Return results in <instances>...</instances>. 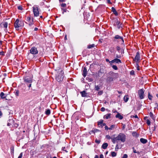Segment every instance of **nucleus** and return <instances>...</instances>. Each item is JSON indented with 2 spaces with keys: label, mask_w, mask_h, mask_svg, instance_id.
Wrapping results in <instances>:
<instances>
[{
  "label": "nucleus",
  "mask_w": 158,
  "mask_h": 158,
  "mask_svg": "<svg viewBox=\"0 0 158 158\" xmlns=\"http://www.w3.org/2000/svg\"><path fill=\"white\" fill-rule=\"evenodd\" d=\"M118 77V74L112 71L109 72L107 75L106 80L107 83H109L113 81V80Z\"/></svg>",
  "instance_id": "nucleus-1"
},
{
  "label": "nucleus",
  "mask_w": 158,
  "mask_h": 158,
  "mask_svg": "<svg viewBox=\"0 0 158 158\" xmlns=\"http://www.w3.org/2000/svg\"><path fill=\"white\" fill-rule=\"evenodd\" d=\"M32 77L26 76L23 78L24 82L27 84L29 88L31 87V83L32 82Z\"/></svg>",
  "instance_id": "nucleus-2"
},
{
  "label": "nucleus",
  "mask_w": 158,
  "mask_h": 158,
  "mask_svg": "<svg viewBox=\"0 0 158 158\" xmlns=\"http://www.w3.org/2000/svg\"><path fill=\"white\" fill-rule=\"evenodd\" d=\"M63 73V72L62 70H61L60 72H57L56 74V79L58 82L62 81L64 78Z\"/></svg>",
  "instance_id": "nucleus-3"
},
{
  "label": "nucleus",
  "mask_w": 158,
  "mask_h": 158,
  "mask_svg": "<svg viewBox=\"0 0 158 158\" xmlns=\"http://www.w3.org/2000/svg\"><path fill=\"white\" fill-rule=\"evenodd\" d=\"M23 20H15L14 23V26L16 30H19V28L23 26Z\"/></svg>",
  "instance_id": "nucleus-4"
},
{
  "label": "nucleus",
  "mask_w": 158,
  "mask_h": 158,
  "mask_svg": "<svg viewBox=\"0 0 158 158\" xmlns=\"http://www.w3.org/2000/svg\"><path fill=\"white\" fill-rule=\"evenodd\" d=\"M105 67L104 66H101L98 73H96V77H99L102 76L103 74L104 73L105 71Z\"/></svg>",
  "instance_id": "nucleus-5"
},
{
  "label": "nucleus",
  "mask_w": 158,
  "mask_h": 158,
  "mask_svg": "<svg viewBox=\"0 0 158 158\" xmlns=\"http://www.w3.org/2000/svg\"><path fill=\"white\" fill-rule=\"evenodd\" d=\"M33 11L35 16H38L39 14V6L37 5H34L32 7Z\"/></svg>",
  "instance_id": "nucleus-6"
},
{
  "label": "nucleus",
  "mask_w": 158,
  "mask_h": 158,
  "mask_svg": "<svg viewBox=\"0 0 158 158\" xmlns=\"http://www.w3.org/2000/svg\"><path fill=\"white\" fill-rule=\"evenodd\" d=\"M118 141L120 140L122 142H124L125 140V135L122 133H120L116 137Z\"/></svg>",
  "instance_id": "nucleus-7"
},
{
  "label": "nucleus",
  "mask_w": 158,
  "mask_h": 158,
  "mask_svg": "<svg viewBox=\"0 0 158 158\" xmlns=\"http://www.w3.org/2000/svg\"><path fill=\"white\" fill-rule=\"evenodd\" d=\"M138 94L141 99H142L144 98V91L143 89H140L139 90Z\"/></svg>",
  "instance_id": "nucleus-8"
},
{
  "label": "nucleus",
  "mask_w": 158,
  "mask_h": 158,
  "mask_svg": "<svg viewBox=\"0 0 158 158\" xmlns=\"http://www.w3.org/2000/svg\"><path fill=\"white\" fill-rule=\"evenodd\" d=\"M30 53L33 54H36L38 53V51L35 47H33L30 50Z\"/></svg>",
  "instance_id": "nucleus-9"
},
{
  "label": "nucleus",
  "mask_w": 158,
  "mask_h": 158,
  "mask_svg": "<svg viewBox=\"0 0 158 158\" xmlns=\"http://www.w3.org/2000/svg\"><path fill=\"white\" fill-rule=\"evenodd\" d=\"M140 59V56L139 53V52H137L136 55L133 59L134 60L136 61V62H137Z\"/></svg>",
  "instance_id": "nucleus-10"
},
{
  "label": "nucleus",
  "mask_w": 158,
  "mask_h": 158,
  "mask_svg": "<svg viewBox=\"0 0 158 158\" xmlns=\"http://www.w3.org/2000/svg\"><path fill=\"white\" fill-rule=\"evenodd\" d=\"M115 25H117L118 27L119 28L120 27H122V24L120 23V22L118 20H117L115 23Z\"/></svg>",
  "instance_id": "nucleus-11"
},
{
  "label": "nucleus",
  "mask_w": 158,
  "mask_h": 158,
  "mask_svg": "<svg viewBox=\"0 0 158 158\" xmlns=\"http://www.w3.org/2000/svg\"><path fill=\"white\" fill-rule=\"evenodd\" d=\"M84 77H85L87 74V69L85 67H84L83 68V74Z\"/></svg>",
  "instance_id": "nucleus-12"
},
{
  "label": "nucleus",
  "mask_w": 158,
  "mask_h": 158,
  "mask_svg": "<svg viewBox=\"0 0 158 158\" xmlns=\"http://www.w3.org/2000/svg\"><path fill=\"white\" fill-rule=\"evenodd\" d=\"M81 96L83 97H85L87 96V93H86L85 91H83L82 92H80Z\"/></svg>",
  "instance_id": "nucleus-13"
},
{
  "label": "nucleus",
  "mask_w": 158,
  "mask_h": 158,
  "mask_svg": "<svg viewBox=\"0 0 158 158\" xmlns=\"http://www.w3.org/2000/svg\"><path fill=\"white\" fill-rule=\"evenodd\" d=\"M111 10L113 13L115 15H118V13L115 9L114 7H112L111 8Z\"/></svg>",
  "instance_id": "nucleus-14"
},
{
  "label": "nucleus",
  "mask_w": 158,
  "mask_h": 158,
  "mask_svg": "<svg viewBox=\"0 0 158 158\" xmlns=\"http://www.w3.org/2000/svg\"><path fill=\"white\" fill-rule=\"evenodd\" d=\"M117 113H118L116 115L115 117L116 118H119L120 119H122L123 118V116L121 115L119 113H118V112Z\"/></svg>",
  "instance_id": "nucleus-15"
},
{
  "label": "nucleus",
  "mask_w": 158,
  "mask_h": 158,
  "mask_svg": "<svg viewBox=\"0 0 158 158\" xmlns=\"http://www.w3.org/2000/svg\"><path fill=\"white\" fill-rule=\"evenodd\" d=\"M108 146V144L107 143H104L102 145V147L103 149H106L107 148Z\"/></svg>",
  "instance_id": "nucleus-16"
},
{
  "label": "nucleus",
  "mask_w": 158,
  "mask_h": 158,
  "mask_svg": "<svg viewBox=\"0 0 158 158\" xmlns=\"http://www.w3.org/2000/svg\"><path fill=\"white\" fill-rule=\"evenodd\" d=\"M140 141L143 143H146L147 142V140L146 139L141 138L140 139Z\"/></svg>",
  "instance_id": "nucleus-17"
},
{
  "label": "nucleus",
  "mask_w": 158,
  "mask_h": 158,
  "mask_svg": "<svg viewBox=\"0 0 158 158\" xmlns=\"http://www.w3.org/2000/svg\"><path fill=\"white\" fill-rule=\"evenodd\" d=\"M114 38L115 39H121L123 42H124V41H123V38L122 37L119 36V35H116L115 37H114Z\"/></svg>",
  "instance_id": "nucleus-18"
},
{
  "label": "nucleus",
  "mask_w": 158,
  "mask_h": 158,
  "mask_svg": "<svg viewBox=\"0 0 158 158\" xmlns=\"http://www.w3.org/2000/svg\"><path fill=\"white\" fill-rule=\"evenodd\" d=\"M113 61H114V62H116L118 63H121V61L120 60L117 58L115 59L114 60H113Z\"/></svg>",
  "instance_id": "nucleus-19"
},
{
  "label": "nucleus",
  "mask_w": 158,
  "mask_h": 158,
  "mask_svg": "<svg viewBox=\"0 0 158 158\" xmlns=\"http://www.w3.org/2000/svg\"><path fill=\"white\" fill-rule=\"evenodd\" d=\"M1 25H3L4 27L6 28L7 27L8 23L7 22H5L4 23H2Z\"/></svg>",
  "instance_id": "nucleus-20"
},
{
  "label": "nucleus",
  "mask_w": 158,
  "mask_h": 158,
  "mask_svg": "<svg viewBox=\"0 0 158 158\" xmlns=\"http://www.w3.org/2000/svg\"><path fill=\"white\" fill-rule=\"evenodd\" d=\"M0 96L2 98H5L6 97V96L3 92H1L0 94Z\"/></svg>",
  "instance_id": "nucleus-21"
},
{
  "label": "nucleus",
  "mask_w": 158,
  "mask_h": 158,
  "mask_svg": "<svg viewBox=\"0 0 158 158\" xmlns=\"http://www.w3.org/2000/svg\"><path fill=\"white\" fill-rule=\"evenodd\" d=\"M111 139L112 142L114 143H115L116 142V141H117V142L118 143V140L117 139V138L116 137H114L113 138H112Z\"/></svg>",
  "instance_id": "nucleus-22"
},
{
  "label": "nucleus",
  "mask_w": 158,
  "mask_h": 158,
  "mask_svg": "<svg viewBox=\"0 0 158 158\" xmlns=\"http://www.w3.org/2000/svg\"><path fill=\"white\" fill-rule=\"evenodd\" d=\"M110 114H107L106 115L104 116V117L106 119H107L109 118H110Z\"/></svg>",
  "instance_id": "nucleus-23"
},
{
  "label": "nucleus",
  "mask_w": 158,
  "mask_h": 158,
  "mask_svg": "<svg viewBox=\"0 0 158 158\" xmlns=\"http://www.w3.org/2000/svg\"><path fill=\"white\" fill-rule=\"evenodd\" d=\"M129 98L127 96H125L123 98L124 101L125 102H127L128 101Z\"/></svg>",
  "instance_id": "nucleus-24"
},
{
  "label": "nucleus",
  "mask_w": 158,
  "mask_h": 158,
  "mask_svg": "<svg viewBox=\"0 0 158 158\" xmlns=\"http://www.w3.org/2000/svg\"><path fill=\"white\" fill-rule=\"evenodd\" d=\"M45 114L47 115L50 114V110H47L45 112Z\"/></svg>",
  "instance_id": "nucleus-25"
},
{
  "label": "nucleus",
  "mask_w": 158,
  "mask_h": 158,
  "mask_svg": "<svg viewBox=\"0 0 158 158\" xmlns=\"http://www.w3.org/2000/svg\"><path fill=\"white\" fill-rule=\"evenodd\" d=\"M111 155L112 157H114L116 156V153L115 152H111Z\"/></svg>",
  "instance_id": "nucleus-26"
},
{
  "label": "nucleus",
  "mask_w": 158,
  "mask_h": 158,
  "mask_svg": "<svg viewBox=\"0 0 158 158\" xmlns=\"http://www.w3.org/2000/svg\"><path fill=\"white\" fill-rule=\"evenodd\" d=\"M94 47V44L89 45L88 46V48H90Z\"/></svg>",
  "instance_id": "nucleus-27"
},
{
  "label": "nucleus",
  "mask_w": 158,
  "mask_h": 158,
  "mask_svg": "<svg viewBox=\"0 0 158 158\" xmlns=\"http://www.w3.org/2000/svg\"><path fill=\"white\" fill-rule=\"evenodd\" d=\"M133 149V151L134 153H137L138 154H139V152H137L135 149L134 148V147H133L132 148Z\"/></svg>",
  "instance_id": "nucleus-28"
},
{
  "label": "nucleus",
  "mask_w": 158,
  "mask_h": 158,
  "mask_svg": "<svg viewBox=\"0 0 158 158\" xmlns=\"http://www.w3.org/2000/svg\"><path fill=\"white\" fill-rule=\"evenodd\" d=\"M114 127V125H112L110 126V127H109V129L110 130H112L113 129Z\"/></svg>",
  "instance_id": "nucleus-29"
},
{
  "label": "nucleus",
  "mask_w": 158,
  "mask_h": 158,
  "mask_svg": "<svg viewBox=\"0 0 158 158\" xmlns=\"http://www.w3.org/2000/svg\"><path fill=\"white\" fill-rule=\"evenodd\" d=\"M103 120H101L100 122H99L98 123V125H102V123H103Z\"/></svg>",
  "instance_id": "nucleus-30"
},
{
  "label": "nucleus",
  "mask_w": 158,
  "mask_h": 158,
  "mask_svg": "<svg viewBox=\"0 0 158 158\" xmlns=\"http://www.w3.org/2000/svg\"><path fill=\"white\" fill-rule=\"evenodd\" d=\"M152 95H151L150 94V93H148V98H149V99L150 100H152Z\"/></svg>",
  "instance_id": "nucleus-31"
},
{
  "label": "nucleus",
  "mask_w": 158,
  "mask_h": 158,
  "mask_svg": "<svg viewBox=\"0 0 158 158\" xmlns=\"http://www.w3.org/2000/svg\"><path fill=\"white\" fill-rule=\"evenodd\" d=\"M112 68L113 69H114L115 70H117L118 69V68L116 65H113L112 66Z\"/></svg>",
  "instance_id": "nucleus-32"
},
{
  "label": "nucleus",
  "mask_w": 158,
  "mask_h": 158,
  "mask_svg": "<svg viewBox=\"0 0 158 158\" xmlns=\"http://www.w3.org/2000/svg\"><path fill=\"white\" fill-rule=\"evenodd\" d=\"M150 116L152 118L154 119V117H153V114L152 112H150L149 113Z\"/></svg>",
  "instance_id": "nucleus-33"
},
{
  "label": "nucleus",
  "mask_w": 158,
  "mask_h": 158,
  "mask_svg": "<svg viewBox=\"0 0 158 158\" xmlns=\"http://www.w3.org/2000/svg\"><path fill=\"white\" fill-rule=\"evenodd\" d=\"M95 88L97 91H98L100 89L99 87L98 86H95Z\"/></svg>",
  "instance_id": "nucleus-34"
},
{
  "label": "nucleus",
  "mask_w": 158,
  "mask_h": 158,
  "mask_svg": "<svg viewBox=\"0 0 158 158\" xmlns=\"http://www.w3.org/2000/svg\"><path fill=\"white\" fill-rule=\"evenodd\" d=\"M61 6L62 7H65L66 6V4L65 3H62Z\"/></svg>",
  "instance_id": "nucleus-35"
},
{
  "label": "nucleus",
  "mask_w": 158,
  "mask_h": 158,
  "mask_svg": "<svg viewBox=\"0 0 158 158\" xmlns=\"http://www.w3.org/2000/svg\"><path fill=\"white\" fill-rule=\"evenodd\" d=\"M147 123L148 125H149L150 124V122L149 120L148 119L147 120Z\"/></svg>",
  "instance_id": "nucleus-36"
},
{
  "label": "nucleus",
  "mask_w": 158,
  "mask_h": 158,
  "mask_svg": "<svg viewBox=\"0 0 158 158\" xmlns=\"http://www.w3.org/2000/svg\"><path fill=\"white\" fill-rule=\"evenodd\" d=\"M18 9L19 10H22L23 9L22 6H19L18 7Z\"/></svg>",
  "instance_id": "nucleus-37"
},
{
  "label": "nucleus",
  "mask_w": 158,
  "mask_h": 158,
  "mask_svg": "<svg viewBox=\"0 0 158 158\" xmlns=\"http://www.w3.org/2000/svg\"><path fill=\"white\" fill-rule=\"evenodd\" d=\"M127 154H125L123 155L122 158H127Z\"/></svg>",
  "instance_id": "nucleus-38"
},
{
  "label": "nucleus",
  "mask_w": 158,
  "mask_h": 158,
  "mask_svg": "<svg viewBox=\"0 0 158 158\" xmlns=\"http://www.w3.org/2000/svg\"><path fill=\"white\" fill-rule=\"evenodd\" d=\"M22 156H23V153L22 152H21L19 156V157H18V158H22Z\"/></svg>",
  "instance_id": "nucleus-39"
},
{
  "label": "nucleus",
  "mask_w": 158,
  "mask_h": 158,
  "mask_svg": "<svg viewBox=\"0 0 158 158\" xmlns=\"http://www.w3.org/2000/svg\"><path fill=\"white\" fill-rule=\"evenodd\" d=\"M19 92L18 90L15 93V95L17 96H18L19 95Z\"/></svg>",
  "instance_id": "nucleus-40"
},
{
  "label": "nucleus",
  "mask_w": 158,
  "mask_h": 158,
  "mask_svg": "<svg viewBox=\"0 0 158 158\" xmlns=\"http://www.w3.org/2000/svg\"><path fill=\"white\" fill-rule=\"evenodd\" d=\"M106 138L108 139H111L112 138L109 135H106Z\"/></svg>",
  "instance_id": "nucleus-41"
},
{
  "label": "nucleus",
  "mask_w": 158,
  "mask_h": 158,
  "mask_svg": "<svg viewBox=\"0 0 158 158\" xmlns=\"http://www.w3.org/2000/svg\"><path fill=\"white\" fill-rule=\"evenodd\" d=\"M137 69V70H139V66L138 63L136 64Z\"/></svg>",
  "instance_id": "nucleus-42"
},
{
  "label": "nucleus",
  "mask_w": 158,
  "mask_h": 158,
  "mask_svg": "<svg viewBox=\"0 0 158 158\" xmlns=\"http://www.w3.org/2000/svg\"><path fill=\"white\" fill-rule=\"evenodd\" d=\"M95 142L98 143H99L100 142V141L96 139L95 140Z\"/></svg>",
  "instance_id": "nucleus-43"
},
{
  "label": "nucleus",
  "mask_w": 158,
  "mask_h": 158,
  "mask_svg": "<svg viewBox=\"0 0 158 158\" xmlns=\"http://www.w3.org/2000/svg\"><path fill=\"white\" fill-rule=\"evenodd\" d=\"M99 130H97V129H95V130H94L93 131H92L94 133H95V132H98V131Z\"/></svg>",
  "instance_id": "nucleus-44"
},
{
  "label": "nucleus",
  "mask_w": 158,
  "mask_h": 158,
  "mask_svg": "<svg viewBox=\"0 0 158 158\" xmlns=\"http://www.w3.org/2000/svg\"><path fill=\"white\" fill-rule=\"evenodd\" d=\"M105 108H104V107H102L101 109V111H104L105 110Z\"/></svg>",
  "instance_id": "nucleus-45"
},
{
  "label": "nucleus",
  "mask_w": 158,
  "mask_h": 158,
  "mask_svg": "<svg viewBox=\"0 0 158 158\" xmlns=\"http://www.w3.org/2000/svg\"><path fill=\"white\" fill-rule=\"evenodd\" d=\"M117 48V51L119 52L120 50V48L119 47V46H117L116 48Z\"/></svg>",
  "instance_id": "nucleus-46"
},
{
  "label": "nucleus",
  "mask_w": 158,
  "mask_h": 158,
  "mask_svg": "<svg viewBox=\"0 0 158 158\" xmlns=\"http://www.w3.org/2000/svg\"><path fill=\"white\" fill-rule=\"evenodd\" d=\"M137 135V133L135 132H133L132 133V135L133 136H135V135Z\"/></svg>",
  "instance_id": "nucleus-47"
},
{
  "label": "nucleus",
  "mask_w": 158,
  "mask_h": 158,
  "mask_svg": "<svg viewBox=\"0 0 158 158\" xmlns=\"http://www.w3.org/2000/svg\"><path fill=\"white\" fill-rule=\"evenodd\" d=\"M105 129L106 130H108L109 129V128L107 126H105Z\"/></svg>",
  "instance_id": "nucleus-48"
},
{
  "label": "nucleus",
  "mask_w": 158,
  "mask_h": 158,
  "mask_svg": "<svg viewBox=\"0 0 158 158\" xmlns=\"http://www.w3.org/2000/svg\"><path fill=\"white\" fill-rule=\"evenodd\" d=\"M62 10L64 11V12H66L67 10V9L65 8L64 9H62Z\"/></svg>",
  "instance_id": "nucleus-49"
},
{
  "label": "nucleus",
  "mask_w": 158,
  "mask_h": 158,
  "mask_svg": "<svg viewBox=\"0 0 158 158\" xmlns=\"http://www.w3.org/2000/svg\"><path fill=\"white\" fill-rule=\"evenodd\" d=\"M114 62V61H113V60L109 61V63L110 64H112V63Z\"/></svg>",
  "instance_id": "nucleus-50"
},
{
  "label": "nucleus",
  "mask_w": 158,
  "mask_h": 158,
  "mask_svg": "<svg viewBox=\"0 0 158 158\" xmlns=\"http://www.w3.org/2000/svg\"><path fill=\"white\" fill-rule=\"evenodd\" d=\"M100 158H104L102 154H101L100 155Z\"/></svg>",
  "instance_id": "nucleus-51"
},
{
  "label": "nucleus",
  "mask_w": 158,
  "mask_h": 158,
  "mask_svg": "<svg viewBox=\"0 0 158 158\" xmlns=\"http://www.w3.org/2000/svg\"><path fill=\"white\" fill-rule=\"evenodd\" d=\"M121 57V56H118V55H116V57L118 58H120Z\"/></svg>",
  "instance_id": "nucleus-52"
},
{
  "label": "nucleus",
  "mask_w": 158,
  "mask_h": 158,
  "mask_svg": "<svg viewBox=\"0 0 158 158\" xmlns=\"http://www.w3.org/2000/svg\"><path fill=\"white\" fill-rule=\"evenodd\" d=\"M155 106H156V107L158 109V104L157 103H155Z\"/></svg>",
  "instance_id": "nucleus-53"
},
{
  "label": "nucleus",
  "mask_w": 158,
  "mask_h": 158,
  "mask_svg": "<svg viewBox=\"0 0 158 158\" xmlns=\"http://www.w3.org/2000/svg\"><path fill=\"white\" fill-rule=\"evenodd\" d=\"M107 2L108 3H109V4H111V2L110 1V0H107Z\"/></svg>",
  "instance_id": "nucleus-54"
},
{
  "label": "nucleus",
  "mask_w": 158,
  "mask_h": 158,
  "mask_svg": "<svg viewBox=\"0 0 158 158\" xmlns=\"http://www.w3.org/2000/svg\"><path fill=\"white\" fill-rule=\"evenodd\" d=\"M102 125H101L102 127H103V126H106V124L105 123H103L102 124Z\"/></svg>",
  "instance_id": "nucleus-55"
},
{
  "label": "nucleus",
  "mask_w": 158,
  "mask_h": 158,
  "mask_svg": "<svg viewBox=\"0 0 158 158\" xmlns=\"http://www.w3.org/2000/svg\"><path fill=\"white\" fill-rule=\"evenodd\" d=\"M134 72L133 71H131V72H130V73L131 74V75H133L134 74Z\"/></svg>",
  "instance_id": "nucleus-56"
},
{
  "label": "nucleus",
  "mask_w": 158,
  "mask_h": 158,
  "mask_svg": "<svg viewBox=\"0 0 158 158\" xmlns=\"http://www.w3.org/2000/svg\"><path fill=\"white\" fill-rule=\"evenodd\" d=\"M117 149H118V144H117V145L116 146L115 149L116 150Z\"/></svg>",
  "instance_id": "nucleus-57"
},
{
  "label": "nucleus",
  "mask_w": 158,
  "mask_h": 158,
  "mask_svg": "<svg viewBox=\"0 0 158 158\" xmlns=\"http://www.w3.org/2000/svg\"><path fill=\"white\" fill-rule=\"evenodd\" d=\"M31 21H32V22H31V23H29V25H30L31 24L33 23V20H31Z\"/></svg>",
  "instance_id": "nucleus-58"
},
{
  "label": "nucleus",
  "mask_w": 158,
  "mask_h": 158,
  "mask_svg": "<svg viewBox=\"0 0 158 158\" xmlns=\"http://www.w3.org/2000/svg\"><path fill=\"white\" fill-rule=\"evenodd\" d=\"M59 1L60 2H64L65 1V0H59Z\"/></svg>",
  "instance_id": "nucleus-59"
},
{
  "label": "nucleus",
  "mask_w": 158,
  "mask_h": 158,
  "mask_svg": "<svg viewBox=\"0 0 158 158\" xmlns=\"http://www.w3.org/2000/svg\"><path fill=\"white\" fill-rule=\"evenodd\" d=\"M94 158H98V156L97 155H96Z\"/></svg>",
  "instance_id": "nucleus-60"
},
{
  "label": "nucleus",
  "mask_w": 158,
  "mask_h": 158,
  "mask_svg": "<svg viewBox=\"0 0 158 158\" xmlns=\"http://www.w3.org/2000/svg\"><path fill=\"white\" fill-rule=\"evenodd\" d=\"M38 30V28L37 27H35L34 29V30L35 31H36Z\"/></svg>",
  "instance_id": "nucleus-61"
},
{
  "label": "nucleus",
  "mask_w": 158,
  "mask_h": 158,
  "mask_svg": "<svg viewBox=\"0 0 158 158\" xmlns=\"http://www.w3.org/2000/svg\"><path fill=\"white\" fill-rule=\"evenodd\" d=\"M134 117L135 118H138V116H137V115H135V116H134Z\"/></svg>",
  "instance_id": "nucleus-62"
},
{
  "label": "nucleus",
  "mask_w": 158,
  "mask_h": 158,
  "mask_svg": "<svg viewBox=\"0 0 158 158\" xmlns=\"http://www.w3.org/2000/svg\"><path fill=\"white\" fill-rule=\"evenodd\" d=\"M106 62H109V61H110L108 59H106Z\"/></svg>",
  "instance_id": "nucleus-63"
},
{
  "label": "nucleus",
  "mask_w": 158,
  "mask_h": 158,
  "mask_svg": "<svg viewBox=\"0 0 158 158\" xmlns=\"http://www.w3.org/2000/svg\"><path fill=\"white\" fill-rule=\"evenodd\" d=\"M89 80L90 81H93V79H92V78H90V79H89Z\"/></svg>",
  "instance_id": "nucleus-64"
}]
</instances>
